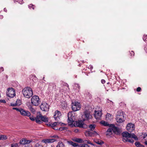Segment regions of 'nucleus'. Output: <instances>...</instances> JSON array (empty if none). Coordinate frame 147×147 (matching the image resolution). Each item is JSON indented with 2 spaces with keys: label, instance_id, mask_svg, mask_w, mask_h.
<instances>
[{
  "label": "nucleus",
  "instance_id": "obj_1",
  "mask_svg": "<svg viewBox=\"0 0 147 147\" xmlns=\"http://www.w3.org/2000/svg\"><path fill=\"white\" fill-rule=\"evenodd\" d=\"M123 136L122 140L124 142H128L133 143L134 140L132 138H134L135 140H138L137 136L134 134L129 133L127 132H123L122 134Z\"/></svg>",
  "mask_w": 147,
  "mask_h": 147
},
{
  "label": "nucleus",
  "instance_id": "obj_2",
  "mask_svg": "<svg viewBox=\"0 0 147 147\" xmlns=\"http://www.w3.org/2000/svg\"><path fill=\"white\" fill-rule=\"evenodd\" d=\"M24 96L26 98H30L33 95V92L32 88L27 87L24 88L22 91Z\"/></svg>",
  "mask_w": 147,
  "mask_h": 147
},
{
  "label": "nucleus",
  "instance_id": "obj_3",
  "mask_svg": "<svg viewBox=\"0 0 147 147\" xmlns=\"http://www.w3.org/2000/svg\"><path fill=\"white\" fill-rule=\"evenodd\" d=\"M48 121L49 119L45 115H42L40 112H37V124H41L42 122H47Z\"/></svg>",
  "mask_w": 147,
  "mask_h": 147
},
{
  "label": "nucleus",
  "instance_id": "obj_4",
  "mask_svg": "<svg viewBox=\"0 0 147 147\" xmlns=\"http://www.w3.org/2000/svg\"><path fill=\"white\" fill-rule=\"evenodd\" d=\"M116 120L117 122L121 123L125 121L124 113L121 111H119L117 113L116 118Z\"/></svg>",
  "mask_w": 147,
  "mask_h": 147
},
{
  "label": "nucleus",
  "instance_id": "obj_5",
  "mask_svg": "<svg viewBox=\"0 0 147 147\" xmlns=\"http://www.w3.org/2000/svg\"><path fill=\"white\" fill-rule=\"evenodd\" d=\"M81 108L80 103L78 102H72V109L74 111L79 110Z\"/></svg>",
  "mask_w": 147,
  "mask_h": 147
},
{
  "label": "nucleus",
  "instance_id": "obj_6",
  "mask_svg": "<svg viewBox=\"0 0 147 147\" xmlns=\"http://www.w3.org/2000/svg\"><path fill=\"white\" fill-rule=\"evenodd\" d=\"M92 116L89 111L85 110L84 112V114L82 115V119L83 121L91 118Z\"/></svg>",
  "mask_w": 147,
  "mask_h": 147
},
{
  "label": "nucleus",
  "instance_id": "obj_7",
  "mask_svg": "<svg viewBox=\"0 0 147 147\" xmlns=\"http://www.w3.org/2000/svg\"><path fill=\"white\" fill-rule=\"evenodd\" d=\"M6 94L8 97L13 98L16 95L15 90L13 88H9L7 89Z\"/></svg>",
  "mask_w": 147,
  "mask_h": 147
},
{
  "label": "nucleus",
  "instance_id": "obj_8",
  "mask_svg": "<svg viewBox=\"0 0 147 147\" xmlns=\"http://www.w3.org/2000/svg\"><path fill=\"white\" fill-rule=\"evenodd\" d=\"M68 120L67 122L69 125H71L73 124L74 119V116L72 115L71 113L69 112L68 113L67 115Z\"/></svg>",
  "mask_w": 147,
  "mask_h": 147
},
{
  "label": "nucleus",
  "instance_id": "obj_9",
  "mask_svg": "<svg viewBox=\"0 0 147 147\" xmlns=\"http://www.w3.org/2000/svg\"><path fill=\"white\" fill-rule=\"evenodd\" d=\"M40 107L42 110L45 111H48L49 109V105L45 102L42 103Z\"/></svg>",
  "mask_w": 147,
  "mask_h": 147
},
{
  "label": "nucleus",
  "instance_id": "obj_10",
  "mask_svg": "<svg viewBox=\"0 0 147 147\" xmlns=\"http://www.w3.org/2000/svg\"><path fill=\"white\" fill-rule=\"evenodd\" d=\"M83 121L78 120L76 121V124L77 126L81 128H86L87 126L84 123Z\"/></svg>",
  "mask_w": 147,
  "mask_h": 147
},
{
  "label": "nucleus",
  "instance_id": "obj_11",
  "mask_svg": "<svg viewBox=\"0 0 147 147\" xmlns=\"http://www.w3.org/2000/svg\"><path fill=\"white\" fill-rule=\"evenodd\" d=\"M61 112L58 110L56 111L54 115V117L56 121H59L61 117Z\"/></svg>",
  "mask_w": 147,
  "mask_h": 147
},
{
  "label": "nucleus",
  "instance_id": "obj_12",
  "mask_svg": "<svg viewBox=\"0 0 147 147\" xmlns=\"http://www.w3.org/2000/svg\"><path fill=\"white\" fill-rule=\"evenodd\" d=\"M85 134L86 136H88L90 137H94L98 135V134L95 131H87L85 132Z\"/></svg>",
  "mask_w": 147,
  "mask_h": 147
},
{
  "label": "nucleus",
  "instance_id": "obj_13",
  "mask_svg": "<svg viewBox=\"0 0 147 147\" xmlns=\"http://www.w3.org/2000/svg\"><path fill=\"white\" fill-rule=\"evenodd\" d=\"M126 128L128 131L131 132L134 130L135 125L134 124L131 123H129L127 124Z\"/></svg>",
  "mask_w": 147,
  "mask_h": 147
},
{
  "label": "nucleus",
  "instance_id": "obj_14",
  "mask_svg": "<svg viewBox=\"0 0 147 147\" xmlns=\"http://www.w3.org/2000/svg\"><path fill=\"white\" fill-rule=\"evenodd\" d=\"M21 114L23 116H30V113L27 111H26L24 109L21 108L20 112Z\"/></svg>",
  "mask_w": 147,
  "mask_h": 147
},
{
  "label": "nucleus",
  "instance_id": "obj_15",
  "mask_svg": "<svg viewBox=\"0 0 147 147\" xmlns=\"http://www.w3.org/2000/svg\"><path fill=\"white\" fill-rule=\"evenodd\" d=\"M95 113L94 114V116L95 118L96 119H99L102 116V114L101 111H95Z\"/></svg>",
  "mask_w": 147,
  "mask_h": 147
},
{
  "label": "nucleus",
  "instance_id": "obj_16",
  "mask_svg": "<svg viewBox=\"0 0 147 147\" xmlns=\"http://www.w3.org/2000/svg\"><path fill=\"white\" fill-rule=\"evenodd\" d=\"M55 141H56V140L55 139H46L42 140V142L47 144L53 142Z\"/></svg>",
  "mask_w": 147,
  "mask_h": 147
},
{
  "label": "nucleus",
  "instance_id": "obj_17",
  "mask_svg": "<svg viewBox=\"0 0 147 147\" xmlns=\"http://www.w3.org/2000/svg\"><path fill=\"white\" fill-rule=\"evenodd\" d=\"M32 141L30 140H27L26 139H22L20 140V144L25 145L30 143Z\"/></svg>",
  "mask_w": 147,
  "mask_h": 147
},
{
  "label": "nucleus",
  "instance_id": "obj_18",
  "mask_svg": "<svg viewBox=\"0 0 147 147\" xmlns=\"http://www.w3.org/2000/svg\"><path fill=\"white\" fill-rule=\"evenodd\" d=\"M31 103L34 106H36L37 104V96H32L31 99Z\"/></svg>",
  "mask_w": 147,
  "mask_h": 147
},
{
  "label": "nucleus",
  "instance_id": "obj_19",
  "mask_svg": "<svg viewBox=\"0 0 147 147\" xmlns=\"http://www.w3.org/2000/svg\"><path fill=\"white\" fill-rule=\"evenodd\" d=\"M110 127L112 128L113 131L114 133H117L119 132V130L117 127L115 126L113 124H110Z\"/></svg>",
  "mask_w": 147,
  "mask_h": 147
},
{
  "label": "nucleus",
  "instance_id": "obj_20",
  "mask_svg": "<svg viewBox=\"0 0 147 147\" xmlns=\"http://www.w3.org/2000/svg\"><path fill=\"white\" fill-rule=\"evenodd\" d=\"M67 143L70 145H71L74 147H76L78 146L79 147V145H78V144L74 143L72 141H68Z\"/></svg>",
  "mask_w": 147,
  "mask_h": 147
},
{
  "label": "nucleus",
  "instance_id": "obj_21",
  "mask_svg": "<svg viewBox=\"0 0 147 147\" xmlns=\"http://www.w3.org/2000/svg\"><path fill=\"white\" fill-rule=\"evenodd\" d=\"M58 123V122H55L53 123H49L47 125L49 127H51L53 129V128L55 127V126L57 125V124Z\"/></svg>",
  "mask_w": 147,
  "mask_h": 147
},
{
  "label": "nucleus",
  "instance_id": "obj_22",
  "mask_svg": "<svg viewBox=\"0 0 147 147\" xmlns=\"http://www.w3.org/2000/svg\"><path fill=\"white\" fill-rule=\"evenodd\" d=\"M100 123L105 126H109L110 127V124H109L107 122L105 121H101L100 122Z\"/></svg>",
  "mask_w": 147,
  "mask_h": 147
},
{
  "label": "nucleus",
  "instance_id": "obj_23",
  "mask_svg": "<svg viewBox=\"0 0 147 147\" xmlns=\"http://www.w3.org/2000/svg\"><path fill=\"white\" fill-rule=\"evenodd\" d=\"M74 141L79 143H83V140L77 138H74L72 139Z\"/></svg>",
  "mask_w": 147,
  "mask_h": 147
},
{
  "label": "nucleus",
  "instance_id": "obj_24",
  "mask_svg": "<svg viewBox=\"0 0 147 147\" xmlns=\"http://www.w3.org/2000/svg\"><path fill=\"white\" fill-rule=\"evenodd\" d=\"M94 141L99 144H101L104 143L103 141L99 139H95L94 140Z\"/></svg>",
  "mask_w": 147,
  "mask_h": 147
},
{
  "label": "nucleus",
  "instance_id": "obj_25",
  "mask_svg": "<svg viewBox=\"0 0 147 147\" xmlns=\"http://www.w3.org/2000/svg\"><path fill=\"white\" fill-rule=\"evenodd\" d=\"M135 144L137 147H145L144 145L141 144L139 142H136Z\"/></svg>",
  "mask_w": 147,
  "mask_h": 147
},
{
  "label": "nucleus",
  "instance_id": "obj_26",
  "mask_svg": "<svg viewBox=\"0 0 147 147\" xmlns=\"http://www.w3.org/2000/svg\"><path fill=\"white\" fill-rule=\"evenodd\" d=\"M56 147H65V146L63 143L59 142H58Z\"/></svg>",
  "mask_w": 147,
  "mask_h": 147
},
{
  "label": "nucleus",
  "instance_id": "obj_27",
  "mask_svg": "<svg viewBox=\"0 0 147 147\" xmlns=\"http://www.w3.org/2000/svg\"><path fill=\"white\" fill-rule=\"evenodd\" d=\"M54 86H55V84L53 83H50L49 84L48 88L50 90H52Z\"/></svg>",
  "mask_w": 147,
  "mask_h": 147
},
{
  "label": "nucleus",
  "instance_id": "obj_28",
  "mask_svg": "<svg viewBox=\"0 0 147 147\" xmlns=\"http://www.w3.org/2000/svg\"><path fill=\"white\" fill-rule=\"evenodd\" d=\"M111 115L109 113H107V114L106 115V118L107 120L108 121L110 120L111 118Z\"/></svg>",
  "mask_w": 147,
  "mask_h": 147
},
{
  "label": "nucleus",
  "instance_id": "obj_29",
  "mask_svg": "<svg viewBox=\"0 0 147 147\" xmlns=\"http://www.w3.org/2000/svg\"><path fill=\"white\" fill-rule=\"evenodd\" d=\"M7 138V136L4 135H0V140H5Z\"/></svg>",
  "mask_w": 147,
  "mask_h": 147
},
{
  "label": "nucleus",
  "instance_id": "obj_30",
  "mask_svg": "<svg viewBox=\"0 0 147 147\" xmlns=\"http://www.w3.org/2000/svg\"><path fill=\"white\" fill-rule=\"evenodd\" d=\"M28 7L29 9H31L32 8L33 10H34L36 8V6L32 4L28 5Z\"/></svg>",
  "mask_w": 147,
  "mask_h": 147
},
{
  "label": "nucleus",
  "instance_id": "obj_31",
  "mask_svg": "<svg viewBox=\"0 0 147 147\" xmlns=\"http://www.w3.org/2000/svg\"><path fill=\"white\" fill-rule=\"evenodd\" d=\"M79 147H90V146L86 144H80L79 146Z\"/></svg>",
  "mask_w": 147,
  "mask_h": 147
},
{
  "label": "nucleus",
  "instance_id": "obj_32",
  "mask_svg": "<svg viewBox=\"0 0 147 147\" xmlns=\"http://www.w3.org/2000/svg\"><path fill=\"white\" fill-rule=\"evenodd\" d=\"M89 127L90 130H93L95 128V125L94 124H91L89 125Z\"/></svg>",
  "mask_w": 147,
  "mask_h": 147
},
{
  "label": "nucleus",
  "instance_id": "obj_33",
  "mask_svg": "<svg viewBox=\"0 0 147 147\" xmlns=\"http://www.w3.org/2000/svg\"><path fill=\"white\" fill-rule=\"evenodd\" d=\"M83 142L87 143L88 144H90L92 145H94V144L92 143L89 140H83Z\"/></svg>",
  "mask_w": 147,
  "mask_h": 147
},
{
  "label": "nucleus",
  "instance_id": "obj_34",
  "mask_svg": "<svg viewBox=\"0 0 147 147\" xmlns=\"http://www.w3.org/2000/svg\"><path fill=\"white\" fill-rule=\"evenodd\" d=\"M30 119L32 121L35 120L36 122L37 123V117L35 118L33 116L30 117Z\"/></svg>",
  "mask_w": 147,
  "mask_h": 147
},
{
  "label": "nucleus",
  "instance_id": "obj_35",
  "mask_svg": "<svg viewBox=\"0 0 147 147\" xmlns=\"http://www.w3.org/2000/svg\"><path fill=\"white\" fill-rule=\"evenodd\" d=\"M16 104L17 105H20L21 104V100L20 99H17L16 101Z\"/></svg>",
  "mask_w": 147,
  "mask_h": 147
},
{
  "label": "nucleus",
  "instance_id": "obj_36",
  "mask_svg": "<svg viewBox=\"0 0 147 147\" xmlns=\"http://www.w3.org/2000/svg\"><path fill=\"white\" fill-rule=\"evenodd\" d=\"M28 106L29 108L30 109V110L32 113H34L35 112V109L33 108L30 105V106Z\"/></svg>",
  "mask_w": 147,
  "mask_h": 147
},
{
  "label": "nucleus",
  "instance_id": "obj_37",
  "mask_svg": "<svg viewBox=\"0 0 147 147\" xmlns=\"http://www.w3.org/2000/svg\"><path fill=\"white\" fill-rule=\"evenodd\" d=\"M75 86L76 87H77V88H76V89L77 90L79 91L80 88L79 85L78 84H75Z\"/></svg>",
  "mask_w": 147,
  "mask_h": 147
},
{
  "label": "nucleus",
  "instance_id": "obj_38",
  "mask_svg": "<svg viewBox=\"0 0 147 147\" xmlns=\"http://www.w3.org/2000/svg\"><path fill=\"white\" fill-rule=\"evenodd\" d=\"M11 147H18V146L17 143H13L11 144Z\"/></svg>",
  "mask_w": 147,
  "mask_h": 147
},
{
  "label": "nucleus",
  "instance_id": "obj_39",
  "mask_svg": "<svg viewBox=\"0 0 147 147\" xmlns=\"http://www.w3.org/2000/svg\"><path fill=\"white\" fill-rule=\"evenodd\" d=\"M143 40L144 41H147V35H144L143 37Z\"/></svg>",
  "mask_w": 147,
  "mask_h": 147
},
{
  "label": "nucleus",
  "instance_id": "obj_40",
  "mask_svg": "<svg viewBox=\"0 0 147 147\" xmlns=\"http://www.w3.org/2000/svg\"><path fill=\"white\" fill-rule=\"evenodd\" d=\"M61 105L63 108H66V107L67 106V104L66 102H65L64 104L62 103Z\"/></svg>",
  "mask_w": 147,
  "mask_h": 147
},
{
  "label": "nucleus",
  "instance_id": "obj_41",
  "mask_svg": "<svg viewBox=\"0 0 147 147\" xmlns=\"http://www.w3.org/2000/svg\"><path fill=\"white\" fill-rule=\"evenodd\" d=\"M21 108H17L15 107H13V110H16L17 111L20 112Z\"/></svg>",
  "mask_w": 147,
  "mask_h": 147
},
{
  "label": "nucleus",
  "instance_id": "obj_42",
  "mask_svg": "<svg viewBox=\"0 0 147 147\" xmlns=\"http://www.w3.org/2000/svg\"><path fill=\"white\" fill-rule=\"evenodd\" d=\"M113 129L112 128H109L107 130V133L110 132L112 134Z\"/></svg>",
  "mask_w": 147,
  "mask_h": 147
},
{
  "label": "nucleus",
  "instance_id": "obj_43",
  "mask_svg": "<svg viewBox=\"0 0 147 147\" xmlns=\"http://www.w3.org/2000/svg\"><path fill=\"white\" fill-rule=\"evenodd\" d=\"M134 52L133 51H131L130 53V55L131 56H134Z\"/></svg>",
  "mask_w": 147,
  "mask_h": 147
},
{
  "label": "nucleus",
  "instance_id": "obj_44",
  "mask_svg": "<svg viewBox=\"0 0 147 147\" xmlns=\"http://www.w3.org/2000/svg\"><path fill=\"white\" fill-rule=\"evenodd\" d=\"M50 138H58V136L57 135H54L53 136H51L50 137Z\"/></svg>",
  "mask_w": 147,
  "mask_h": 147
},
{
  "label": "nucleus",
  "instance_id": "obj_45",
  "mask_svg": "<svg viewBox=\"0 0 147 147\" xmlns=\"http://www.w3.org/2000/svg\"><path fill=\"white\" fill-rule=\"evenodd\" d=\"M141 88L140 87H138L136 89V91L138 92H140L141 90Z\"/></svg>",
  "mask_w": 147,
  "mask_h": 147
},
{
  "label": "nucleus",
  "instance_id": "obj_46",
  "mask_svg": "<svg viewBox=\"0 0 147 147\" xmlns=\"http://www.w3.org/2000/svg\"><path fill=\"white\" fill-rule=\"evenodd\" d=\"M106 135L110 136L112 134L110 132L107 133V131H106Z\"/></svg>",
  "mask_w": 147,
  "mask_h": 147
},
{
  "label": "nucleus",
  "instance_id": "obj_47",
  "mask_svg": "<svg viewBox=\"0 0 147 147\" xmlns=\"http://www.w3.org/2000/svg\"><path fill=\"white\" fill-rule=\"evenodd\" d=\"M10 105L12 107H15L17 105L16 103L15 104L11 103Z\"/></svg>",
  "mask_w": 147,
  "mask_h": 147
},
{
  "label": "nucleus",
  "instance_id": "obj_48",
  "mask_svg": "<svg viewBox=\"0 0 147 147\" xmlns=\"http://www.w3.org/2000/svg\"><path fill=\"white\" fill-rule=\"evenodd\" d=\"M88 68L90 69H93V67L92 65H90L88 67Z\"/></svg>",
  "mask_w": 147,
  "mask_h": 147
},
{
  "label": "nucleus",
  "instance_id": "obj_49",
  "mask_svg": "<svg viewBox=\"0 0 147 147\" xmlns=\"http://www.w3.org/2000/svg\"><path fill=\"white\" fill-rule=\"evenodd\" d=\"M4 71V68L3 67H1L0 68V72H1V71Z\"/></svg>",
  "mask_w": 147,
  "mask_h": 147
},
{
  "label": "nucleus",
  "instance_id": "obj_50",
  "mask_svg": "<svg viewBox=\"0 0 147 147\" xmlns=\"http://www.w3.org/2000/svg\"><path fill=\"white\" fill-rule=\"evenodd\" d=\"M6 103V101H5V100H0V103Z\"/></svg>",
  "mask_w": 147,
  "mask_h": 147
},
{
  "label": "nucleus",
  "instance_id": "obj_51",
  "mask_svg": "<svg viewBox=\"0 0 147 147\" xmlns=\"http://www.w3.org/2000/svg\"><path fill=\"white\" fill-rule=\"evenodd\" d=\"M101 82L102 84H104L105 82V81L104 80L102 79L101 80Z\"/></svg>",
  "mask_w": 147,
  "mask_h": 147
},
{
  "label": "nucleus",
  "instance_id": "obj_52",
  "mask_svg": "<svg viewBox=\"0 0 147 147\" xmlns=\"http://www.w3.org/2000/svg\"><path fill=\"white\" fill-rule=\"evenodd\" d=\"M53 129L55 130H57L58 129V128L57 127V125H56L53 128Z\"/></svg>",
  "mask_w": 147,
  "mask_h": 147
},
{
  "label": "nucleus",
  "instance_id": "obj_53",
  "mask_svg": "<svg viewBox=\"0 0 147 147\" xmlns=\"http://www.w3.org/2000/svg\"><path fill=\"white\" fill-rule=\"evenodd\" d=\"M74 131L76 133H77L79 131V130L78 129H76L74 130Z\"/></svg>",
  "mask_w": 147,
  "mask_h": 147
},
{
  "label": "nucleus",
  "instance_id": "obj_54",
  "mask_svg": "<svg viewBox=\"0 0 147 147\" xmlns=\"http://www.w3.org/2000/svg\"><path fill=\"white\" fill-rule=\"evenodd\" d=\"M39 98L38 97V96H37V103H38V104L40 103V101H39Z\"/></svg>",
  "mask_w": 147,
  "mask_h": 147
},
{
  "label": "nucleus",
  "instance_id": "obj_55",
  "mask_svg": "<svg viewBox=\"0 0 147 147\" xmlns=\"http://www.w3.org/2000/svg\"><path fill=\"white\" fill-rule=\"evenodd\" d=\"M37 147H43V146L42 145L38 144Z\"/></svg>",
  "mask_w": 147,
  "mask_h": 147
},
{
  "label": "nucleus",
  "instance_id": "obj_56",
  "mask_svg": "<svg viewBox=\"0 0 147 147\" xmlns=\"http://www.w3.org/2000/svg\"><path fill=\"white\" fill-rule=\"evenodd\" d=\"M4 11L5 12H7V9L6 8H4Z\"/></svg>",
  "mask_w": 147,
  "mask_h": 147
},
{
  "label": "nucleus",
  "instance_id": "obj_57",
  "mask_svg": "<svg viewBox=\"0 0 147 147\" xmlns=\"http://www.w3.org/2000/svg\"><path fill=\"white\" fill-rule=\"evenodd\" d=\"M144 144L146 145H147V140L145 141Z\"/></svg>",
  "mask_w": 147,
  "mask_h": 147
},
{
  "label": "nucleus",
  "instance_id": "obj_58",
  "mask_svg": "<svg viewBox=\"0 0 147 147\" xmlns=\"http://www.w3.org/2000/svg\"><path fill=\"white\" fill-rule=\"evenodd\" d=\"M67 88H68V90H69V88L68 87V85L67 84V86H66Z\"/></svg>",
  "mask_w": 147,
  "mask_h": 147
},
{
  "label": "nucleus",
  "instance_id": "obj_59",
  "mask_svg": "<svg viewBox=\"0 0 147 147\" xmlns=\"http://www.w3.org/2000/svg\"><path fill=\"white\" fill-rule=\"evenodd\" d=\"M109 100V102H111L112 103V105H113V102L111 101V100Z\"/></svg>",
  "mask_w": 147,
  "mask_h": 147
},
{
  "label": "nucleus",
  "instance_id": "obj_60",
  "mask_svg": "<svg viewBox=\"0 0 147 147\" xmlns=\"http://www.w3.org/2000/svg\"><path fill=\"white\" fill-rule=\"evenodd\" d=\"M146 47H145L144 48L145 50H146Z\"/></svg>",
  "mask_w": 147,
  "mask_h": 147
},
{
  "label": "nucleus",
  "instance_id": "obj_61",
  "mask_svg": "<svg viewBox=\"0 0 147 147\" xmlns=\"http://www.w3.org/2000/svg\"><path fill=\"white\" fill-rule=\"evenodd\" d=\"M145 138V136H144L143 137V138Z\"/></svg>",
  "mask_w": 147,
  "mask_h": 147
},
{
  "label": "nucleus",
  "instance_id": "obj_62",
  "mask_svg": "<svg viewBox=\"0 0 147 147\" xmlns=\"http://www.w3.org/2000/svg\"><path fill=\"white\" fill-rule=\"evenodd\" d=\"M82 63H84V61H82Z\"/></svg>",
  "mask_w": 147,
  "mask_h": 147
},
{
  "label": "nucleus",
  "instance_id": "obj_63",
  "mask_svg": "<svg viewBox=\"0 0 147 147\" xmlns=\"http://www.w3.org/2000/svg\"><path fill=\"white\" fill-rule=\"evenodd\" d=\"M63 124H64V125H66V124H64V123H63Z\"/></svg>",
  "mask_w": 147,
  "mask_h": 147
},
{
  "label": "nucleus",
  "instance_id": "obj_64",
  "mask_svg": "<svg viewBox=\"0 0 147 147\" xmlns=\"http://www.w3.org/2000/svg\"><path fill=\"white\" fill-rule=\"evenodd\" d=\"M107 147H109V146H107Z\"/></svg>",
  "mask_w": 147,
  "mask_h": 147
}]
</instances>
